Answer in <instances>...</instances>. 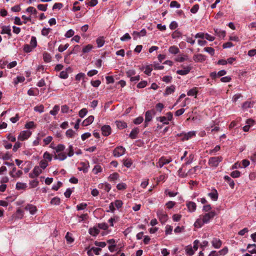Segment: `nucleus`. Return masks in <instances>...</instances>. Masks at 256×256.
I'll use <instances>...</instances> for the list:
<instances>
[{"instance_id": "nucleus-59", "label": "nucleus", "mask_w": 256, "mask_h": 256, "mask_svg": "<svg viewBox=\"0 0 256 256\" xmlns=\"http://www.w3.org/2000/svg\"><path fill=\"white\" fill-rule=\"evenodd\" d=\"M66 238L68 243H72L74 240V239L70 236V232H67L66 236Z\"/></svg>"}, {"instance_id": "nucleus-32", "label": "nucleus", "mask_w": 256, "mask_h": 256, "mask_svg": "<svg viewBox=\"0 0 256 256\" xmlns=\"http://www.w3.org/2000/svg\"><path fill=\"white\" fill-rule=\"evenodd\" d=\"M199 169L198 166H195L192 168L190 170L187 172L188 176H193L194 174H196V171Z\"/></svg>"}, {"instance_id": "nucleus-11", "label": "nucleus", "mask_w": 256, "mask_h": 256, "mask_svg": "<svg viewBox=\"0 0 256 256\" xmlns=\"http://www.w3.org/2000/svg\"><path fill=\"white\" fill-rule=\"evenodd\" d=\"M193 60L196 62H202L206 60V57L204 56L202 54H198L196 55H194L193 57Z\"/></svg>"}, {"instance_id": "nucleus-60", "label": "nucleus", "mask_w": 256, "mask_h": 256, "mask_svg": "<svg viewBox=\"0 0 256 256\" xmlns=\"http://www.w3.org/2000/svg\"><path fill=\"white\" fill-rule=\"evenodd\" d=\"M122 201L120 200H116L114 202V204L117 208H120L122 206Z\"/></svg>"}, {"instance_id": "nucleus-45", "label": "nucleus", "mask_w": 256, "mask_h": 256, "mask_svg": "<svg viewBox=\"0 0 256 256\" xmlns=\"http://www.w3.org/2000/svg\"><path fill=\"white\" fill-rule=\"evenodd\" d=\"M119 177V175L118 173L114 172L112 174H110L109 176V179L111 180H117Z\"/></svg>"}, {"instance_id": "nucleus-30", "label": "nucleus", "mask_w": 256, "mask_h": 256, "mask_svg": "<svg viewBox=\"0 0 256 256\" xmlns=\"http://www.w3.org/2000/svg\"><path fill=\"white\" fill-rule=\"evenodd\" d=\"M204 224V222L202 219H198L194 222V226L196 228H200Z\"/></svg>"}, {"instance_id": "nucleus-38", "label": "nucleus", "mask_w": 256, "mask_h": 256, "mask_svg": "<svg viewBox=\"0 0 256 256\" xmlns=\"http://www.w3.org/2000/svg\"><path fill=\"white\" fill-rule=\"evenodd\" d=\"M34 110L36 112H38L40 113H42L44 112V106L43 105L40 104V106H35Z\"/></svg>"}, {"instance_id": "nucleus-53", "label": "nucleus", "mask_w": 256, "mask_h": 256, "mask_svg": "<svg viewBox=\"0 0 256 256\" xmlns=\"http://www.w3.org/2000/svg\"><path fill=\"white\" fill-rule=\"evenodd\" d=\"M47 6H48L47 4H40L38 5L37 7H38V8L40 10L46 11V9H47Z\"/></svg>"}, {"instance_id": "nucleus-20", "label": "nucleus", "mask_w": 256, "mask_h": 256, "mask_svg": "<svg viewBox=\"0 0 256 256\" xmlns=\"http://www.w3.org/2000/svg\"><path fill=\"white\" fill-rule=\"evenodd\" d=\"M116 124L117 127L120 129H124L127 127L126 122L122 121H116Z\"/></svg>"}, {"instance_id": "nucleus-3", "label": "nucleus", "mask_w": 256, "mask_h": 256, "mask_svg": "<svg viewBox=\"0 0 256 256\" xmlns=\"http://www.w3.org/2000/svg\"><path fill=\"white\" fill-rule=\"evenodd\" d=\"M31 134L32 132L30 130H24L20 134L18 139L22 141L24 140L28 139Z\"/></svg>"}, {"instance_id": "nucleus-29", "label": "nucleus", "mask_w": 256, "mask_h": 256, "mask_svg": "<svg viewBox=\"0 0 256 256\" xmlns=\"http://www.w3.org/2000/svg\"><path fill=\"white\" fill-rule=\"evenodd\" d=\"M224 179L228 182L229 185L230 186V188H233L234 186V180H232L228 176H224Z\"/></svg>"}, {"instance_id": "nucleus-50", "label": "nucleus", "mask_w": 256, "mask_h": 256, "mask_svg": "<svg viewBox=\"0 0 256 256\" xmlns=\"http://www.w3.org/2000/svg\"><path fill=\"white\" fill-rule=\"evenodd\" d=\"M74 132L72 129L68 130L66 132V136L69 138L73 137L74 135Z\"/></svg>"}, {"instance_id": "nucleus-23", "label": "nucleus", "mask_w": 256, "mask_h": 256, "mask_svg": "<svg viewBox=\"0 0 256 256\" xmlns=\"http://www.w3.org/2000/svg\"><path fill=\"white\" fill-rule=\"evenodd\" d=\"M99 232H100L99 230L95 227L90 228L89 230L90 234L93 236H96L98 234Z\"/></svg>"}, {"instance_id": "nucleus-44", "label": "nucleus", "mask_w": 256, "mask_h": 256, "mask_svg": "<svg viewBox=\"0 0 256 256\" xmlns=\"http://www.w3.org/2000/svg\"><path fill=\"white\" fill-rule=\"evenodd\" d=\"M69 46L68 44H66L65 45H60L58 48V50L60 52H62L63 51L65 50L66 49H67Z\"/></svg>"}, {"instance_id": "nucleus-42", "label": "nucleus", "mask_w": 256, "mask_h": 256, "mask_svg": "<svg viewBox=\"0 0 256 256\" xmlns=\"http://www.w3.org/2000/svg\"><path fill=\"white\" fill-rule=\"evenodd\" d=\"M39 182L38 180H34L30 182V185L32 188L36 187L38 185Z\"/></svg>"}, {"instance_id": "nucleus-36", "label": "nucleus", "mask_w": 256, "mask_h": 256, "mask_svg": "<svg viewBox=\"0 0 256 256\" xmlns=\"http://www.w3.org/2000/svg\"><path fill=\"white\" fill-rule=\"evenodd\" d=\"M32 171L36 174L38 176L42 172V168L38 166H35Z\"/></svg>"}, {"instance_id": "nucleus-58", "label": "nucleus", "mask_w": 256, "mask_h": 256, "mask_svg": "<svg viewBox=\"0 0 256 256\" xmlns=\"http://www.w3.org/2000/svg\"><path fill=\"white\" fill-rule=\"evenodd\" d=\"M90 83L93 86L97 88L100 85L101 82L99 80H96L91 81Z\"/></svg>"}, {"instance_id": "nucleus-18", "label": "nucleus", "mask_w": 256, "mask_h": 256, "mask_svg": "<svg viewBox=\"0 0 256 256\" xmlns=\"http://www.w3.org/2000/svg\"><path fill=\"white\" fill-rule=\"evenodd\" d=\"M139 132V130L138 128H134V129H133L132 132H130V137L132 138V139H134L136 138V136L138 134V133Z\"/></svg>"}, {"instance_id": "nucleus-57", "label": "nucleus", "mask_w": 256, "mask_h": 256, "mask_svg": "<svg viewBox=\"0 0 256 256\" xmlns=\"http://www.w3.org/2000/svg\"><path fill=\"white\" fill-rule=\"evenodd\" d=\"M146 84H147L146 81H145V80L142 81L138 84L137 87L140 88H144L146 86Z\"/></svg>"}, {"instance_id": "nucleus-54", "label": "nucleus", "mask_w": 256, "mask_h": 256, "mask_svg": "<svg viewBox=\"0 0 256 256\" xmlns=\"http://www.w3.org/2000/svg\"><path fill=\"white\" fill-rule=\"evenodd\" d=\"M132 164V162L130 160L126 159L124 160V164L126 168H130Z\"/></svg>"}, {"instance_id": "nucleus-22", "label": "nucleus", "mask_w": 256, "mask_h": 256, "mask_svg": "<svg viewBox=\"0 0 256 256\" xmlns=\"http://www.w3.org/2000/svg\"><path fill=\"white\" fill-rule=\"evenodd\" d=\"M56 150V153L62 152L65 148V146L64 144H59L56 147L53 148Z\"/></svg>"}, {"instance_id": "nucleus-48", "label": "nucleus", "mask_w": 256, "mask_h": 256, "mask_svg": "<svg viewBox=\"0 0 256 256\" xmlns=\"http://www.w3.org/2000/svg\"><path fill=\"white\" fill-rule=\"evenodd\" d=\"M144 120V118L142 116H139L135 118L134 120V123L136 124H141Z\"/></svg>"}, {"instance_id": "nucleus-17", "label": "nucleus", "mask_w": 256, "mask_h": 256, "mask_svg": "<svg viewBox=\"0 0 256 256\" xmlns=\"http://www.w3.org/2000/svg\"><path fill=\"white\" fill-rule=\"evenodd\" d=\"M175 90V87L174 86L172 85L169 87L166 88V90L164 92V95H168L170 94H171L172 93L174 92Z\"/></svg>"}, {"instance_id": "nucleus-33", "label": "nucleus", "mask_w": 256, "mask_h": 256, "mask_svg": "<svg viewBox=\"0 0 256 256\" xmlns=\"http://www.w3.org/2000/svg\"><path fill=\"white\" fill-rule=\"evenodd\" d=\"M102 171V168L100 165H96L94 166V168L92 170V172L94 173V174H98L99 172H100Z\"/></svg>"}, {"instance_id": "nucleus-55", "label": "nucleus", "mask_w": 256, "mask_h": 256, "mask_svg": "<svg viewBox=\"0 0 256 256\" xmlns=\"http://www.w3.org/2000/svg\"><path fill=\"white\" fill-rule=\"evenodd\" d=\"M204 50L206 52L210 53L212 55H214V49L213 48H212L211 47H206V48H204Z\"/></svg>"}, {"instance_id": "nucleus-51", "label": "nucleus", "mask_w": 256, "mask_h": 256, "mask_svg": "<svg viewBox=\"0 0 256 256\" xmlns=\"http://www.w3.org/2000/svg\"><path fill=\"white\" fill-rule=\"evenodd\" d=\"M96 43L98 47L100 48L104 45V40L102 38H98L96 40Z\"/></svg>"}, {"instance_id": "nucleus-31", "label": "nucleus", "mask_w": 256, "mask_h": 256, "mask_svg": "<svg viewBox=\"0 0 256 256\" xmlns=\"http://www.w3.org/2000/svg\"><path fill=\"white\" fill-rule=\"evenodd\" d=\"M214 32L218 36L222 37V38H224L226 36V32L224 30L220 31L216 28L214 29Z\"/></svg>"}, {"instance_id": "nucleus-10", "label": "nucleus", "mask_w": 256, "mask_h": 256, "mask_svg": "<svg viewBox=\"0 0 256 256\" xmlns=\"http://www.w3.org/2000/svg\"><path fill=\"white\" fill-rule=\"evenodd\" d=\"M26 210L29 211L30 214H34L37 211V208L36 206L32 204H28L26 208Z\"/></svg>"}, {"instance_id": "nucleus-8", "label": "nucleus", "mask_w": 256, "mask_h": 256, "mask_svg": "<svg viewBox=\"0 0 256 256\" xmlns=\"http://www.w3.org/2000/svg\"><path fill=\"white\" fill-rule=\"evenodd\" d=\"M192 69V67L190 66H188L186 67H184V70H178L176 71V73L180 75H185L188 74Z\"/></svg>"}, {"instance_id": "nucleus-28", "label": "nucleus", "mask_w": 256, "mask_h": 256, "mask_svg": "<svg viewBox=\"0 0 256 256\" xmlns=\"http://www.w3.org/2000/svg\"><path fill=\"white\" fill-rule=\"evenodd\" d=\"M160 220L162 222H165L167 219V215L166 214H162V212H160L158 213Z\"/></svg>"}, {"instance_id": "nucleus-63", "label": "nucleus", "mask_w": 256, "mask_h": 256, "mask_svg": "<svg viewBox=\"0 0 256 256\" xmlns=\"http://www.w3.org/2000/svg\"><path fill=\"white\" fill-rule=\"evenodd\" d=\"M60 77L62 78H66L68 77V72L66 71H62L60 72Z\"/></svg>"}, {"instance_id": "nucleus-25", "label": "nucleus", "mask_w": 256, "mask_h": 256, "mask_svg": "<svg viewBox=\"0 0 256 256\" xmlns=\"http://www.w3.org/2000/svg\"><path fill=\"white\" fill-rule=\"evenodd\" d=\"M2 34H6L9 36H11L10 29L9 26H4L2 27V29L1 32Z\"/></svg>"}, {"instance_id": "nucleus-26", "label": "nucleus", "mask_w": 256, "mask_h": 256, "mask_svg": "<svg viewBox=\"0 0 256 256\" xmlns=\"http://www.w3.org/2000/svg\"><path fill=\"white\" fill-rule=\"evenodd\" d=\"M43 58L45 62H49L51 61L52 57H51L50 54H49L47 52H44L43 54Z\"/></svg>"}, {"instance_id": "nucleus-47", "label": "nucleus", "mask_w": 256, "mask_h": 256, "mask_svg": "<svg viewBox=\"0 0 256 256\" xmlns=\"http://www.w3.org/2000/svg\"><path fill=\"white\" fill-rule=\"evenodd\" d=\"M145 68H146V70L144 71V73L146 74L149 76L150 74V73H151V72H152V66H150V65L146 66Z\"/></svg>"}, {"instance_id": "nucleus-1", "label": "nucleus", "mask_w": 256, "mask_h": 256, "mask_svg": "<svg viewBox=\"0 0 256 256\" xmlns=\"http://www.w3.org/2000/svg\"><path fill=\"white\" fill-rule=\"evenodd\" d=\"M126 150L122 146L116 147L113 152V154L114 156L120 157L124 154Z\"/></svg>"}, {"instance_id": "nucleus-61", "label": "nucleus", "mask_w": 256, "mask_h": 256, "mask_svg": "<svg viewBox=\"0 0 256 256\" xmlns=\"http://www.w3.org/2000/svg\"><path fill=\"white\" fill-rule=\"evenodd\" d=\"M116 188L118 190H123L126 188V184L124 183L118 184L116 186Z\"/></svg>"}, {"instance_id": "nucleus-39", "label": "nucleus", "mask_w": 256, "mask_h": 256, "mask_svg": "<svg viewBox=\"0 0 256 256\" xmlns=\"http://www.w3.org/2000/svg\"><path fill=\"white\" fill-rule=\"evenodd\" d=\"M88 113V110L86 108L82 109L78 113V115L80 118H84Z\"/></svg>"}, {"instance_id": "nucleus-24", "label": "nucleus", "mask_w": 256, "mask_h": 256, "mask_svg": "<svg viewBox=\"0 0 256 256\" xmlns=\"http://www.w3.org/2000/svg\"><path fill=\"white\" fill-rule=\"evenodd\" d=\"M169 52L172 54H177L179 52L180 50L178 47L176 46H172L169 48Z\"/></svg>"}, {"instance_id": "nucleus-40", "label": "nucleus", "mask_w": 256, "mask_h": 256, "mask_svg": "<svg viewBox=\"0 0 256 256\" xmlns=\"http://www.w3.org/2000/svg\"><path fill=\"white\" fill-rule=\"evenodd\" d=\"M43 158H44V160H48V161L50 162L52 160V157L50 153L46 152L44 153Z\"/></svg>"}, {"instance_id": "nucleus-4", "label": "nucleus", "mask_w": 256, "mask_h": 256, "mask_svg": "<svg viewBox=\"0 0 256 256\" xmlns=\"http://www.w3.org/2000/svg\"><path fill=\"white\" fill-rule=\"evenodd\" d=\"M216 214V212L214 211H212L205 214L202 217L204 222L207 223L210 220L213 218Z\"/></svg>"}, {"instance_id": "nucleus-12", "label": "nucleus", "mask_w": 256, "mask_h": 256, "mask_svg": "<svg viewBox=\"0 0 256 256\" xmlns=\"http://www.w3.org/2000/svg\"><path fill=\"white\" fill-rule=\"evenodd\" d=\"M208 196L214 201L217 200L218 198V193L216 190H212V192L208 193Z\"/></svg>"}, {"instance_id": "nucleus-19", "label": "nucleus", "mask_w": 256, "mask_h": 256, "mask_svg": "<svg viewBox=\"0 0 256 256\" xmlns=\"http://www.w3.org/2000/svg\"><path fill=\"white\" fill-rule=\"evenodd\" d=\"M26 184L24 182H18L16 184V188L18 190H26Z\"/></svg>"}, {"instance_id": "nucleus-41", "label": "nucleus", "mask_w": 256, "mask_h": 256, "mask_svg": "<svg viewBox=\"0 0 256 256\" xmlns=\"http://www.w3.org/2000/svg\"><path fill=\"white\" fill-rule=\"evenodd\" d=\"M30 43V46L32 48H34L36 46L37 42H36V38L34 36H32Z\"/></svg>"}, {"instance_id": "nucleus-35", "label": "nucleus", "mask_w": 256, "mask_h": 256, "mask_svg": "<svg viewBox=\"0 0 256 256\" xmlns=\"http://www.w3.org/2000/svg\"><path fill=\"white\" fill-rule=\"evenodd\" d=\"M48 166V163L46 160H42L40 162V168H42L43 170L45 169Z\"/></svg>"}, {"instance_id": "nucleus-37", "label": "nucleus", "mask_w": 256, "mask_h": 256, "mask_svg": "<svg viewBox=\"0 0 256 256\" xmlns=\"http://www.w3.org/2000/svg\"><path fill=\"white\" fill-rule=\"evenodd\" d=\"M252 103L251 102H248V101L246 102L243 104L242 106V108L243 109L250 108L252 106Z\"/></svg>"}, {"instance_id": "nucleus-6", "label": "nucleus", "mask_w": 256, "mask_h": 256, "mask_svg": "<svg viewBox=\"0 0 256 256\" xmlns=\"http://www.w3.org/2000/svg\"><path fill=\"white\" fill-rule=\"evenodd\" d=\"M154 114V110H148L146 112L145 114V126H146V123L150 122L152 120V116Z\"/></svg>"}, {"instance_id": "nucleus-16", "label": "nucleus", "mask_w": 256, "mask_h": 256, "mask_svg": "<svg viewBox=\"0 0 256 256\" xmlns=\"http://www.w3.org/2000/svg\"><path fill=\"white\" fill-rule=\"evenodd\" d=\"M54 158L60 160H63L66 158V156L64 152H58V154H55Z\"/></svg>"}, {"instance_id": "nucleus-27", "label": "nucleus", "mask_w": 256, "mask_h": 256, "mask_svg": "<svg viewBox=\"0 0 256 256\" xmlns=\"http://www.w3.org/2000/svg\"><path fill=\"white\" fill-rule=\"evenodd\" d=\"M186 254L189 256H192L194 254V250L190 246H188L186 247Z\"/></svg>"}, {"instance_id": "nucleus-34", "label": "nucleus", "mask_w": 256, "mask_h": 256, "mask_svg": "<svg viewBox=\"0 0 256 256\" xmlns=\"http://www.w3.org/2000/svg\"><path fill=\"white\" fill-rule=\"evenodd\" d=\"M59 110H60V108H59V106H56H56H55L54 107V108H53L52 110H50V113L52 115L56 116V115L58 114V112Z\"/></svg>"}, {"instance_id": "nucleus-52", "label": "nucleus", "mask_w": 256, "mask_h": 256, "mask_svg": "<svg viewBox=\"0 0 256 256\" xmlns=\"http://www.w3.org/2000/svg\"><path fill=\"white\" fill-rule=\"evenodd\" d=\"M51 29L50 28H44L42 30V34L44 36H48L50 32Z\"/></svg>"}, {"instance_id": "nucleus-2", "label": "nucleus", "mask_w": 256, "mask_h": 256, "mask_svg": "<svg viewBox=\"0 0 256 256\" xmlns=\"http://www.w3.org/2000/svg\"><path fill=\"white\" fill-rule=\"evenodd\" d=\"M222 160L221 156L212 157L209 160V164L212 166H216Z\"/></svg>"}, {"instance_id": "nucleus-9", "label": "nucleus", "mask_w": 256, "mask_h": 256, "mask_svg": "<svg viewBox=\"0 0 256 256\" xmlns=\"http://www.w3.org/2000/svg\"><path fill=\"white\" fill-rule=\"evenodd\" d=\"M212 246L216 248H220L222 244V241L219 238H214L212 242Z\"/></svg>"}, {"instance_id": "nucleus-43", "label": "nucleus", "mask_w": 256, "mask_h": 256, "mask_svg": "<svg viewBox=\"0 0 256 256\" xmlns=\"http://www.w3.org/2000/svg\"><path fill=\"white\" fill-rule=\"evenodd\" d=\"M92 48V46L88 44L84 46L82 49V52L84 53H86L89 52Z\"/></svg>"}, {"instance_id": "nucleus-13", "label": "nucleus", "mask_w": 256, "mask_h": 256, "mask_svg": "<svg viewBox=\"0 0 256 256\" xmlns=\"http://www.w3.org/2000/svg\"><path fill=\"white\" fill-rule=\"evenodd\" d=\"M186 206L190 212H192L196 210V205L192 202H189L187 203Z\"/></svg>"}, {"instance_id": "nucleus-21", "label": "nucleus", "mask_w": 256, "mask_h": 256, "mask_svg": "<svg viewBox=\"0 0 256 256\" xmlns=\"http://www.w3.org/2000/svg\"><path fill=\"white\" fill-rule=\"evenodd\" d=\"M256 248V244H249L247 248L248 249V252L250 254H256V250L255 248Z\"/></svg>"}, {"instance_id": "nucleus-14", "label": "nucleus", "mask_w": 256, "mask_h": 256, "mask_svg": "<svg viewBox=\"0 0 256 256\" xmlns=\"http://www.w3.org/2000/svg\"><path fill=\"white\" fill-rule=\"evenodd\" d=\"M196 135L195 132H190L184 134L182 140H187Z\"/></svg>"}, {"instance_id": "nucleus-49", "label": "nucleus", "mask_w": 256, "mask_h": 256, "mask_svg": "<svg viewBox=\"0 0 256 256\" xmlns=\"http://www.w3.org/2000/svg\"><path fill=\"white\" fill-rule=\"evenodd\" d=\"M60 202V198H53L50 202V204H52L57 205Z\"/></svg>"}, {"instance_id": "nucleus-15", "label": "nucleus", "mask_w": 256, "mask_h": 256, "mask_svg": "<svg viewBox=\"0 0 256 256\" xmlns=\"http://www.w3.org/2000/svg\"><path fill=\"white\" fill-rule=\"evenodd\" d=\"M94 116H90L83 122L82 124L84 126H87L91 124L94 122Z\"/></svg>"}, {"instance_id": "nucleus-62", "label": "nucleus", "mask_w": 256, "mask_h": 256, "mask_svg": "<svg viewBox=\"0 0 256 256\" xmlns=\"http://www.w3.org/2000/svg\"><path fill=\"white\" fill-rule=\"evenodd\" d=\"M171 8L176 7V8H180V4L176 0L172 1L170 4Z\"/></svg>"}, {"instance_id": "nucleus-7", "label": "nucleus", "mask_w": 256, "mask_h": 256, "mask_svg": "<svg viewBox=\"0 0 256 256\" xmlns=\"http://www.w3.org/2000/svg\"><path fill=\"white\" fill-rule=\"evenodd\" d=\"M102 135L104 136H108L111 133V128L108 125H104L102 126Z\"/></svg>"}, {"instance_id": "nucleus-64", "label": "nucleus", "mask_w": 256, "mask_h": 256, "mask_svg": "<svg viewBox=\"0 0 256 256\" xmlns=\"http://www.w3.org/2000/svg\"><path fill=\"white\" fill-rule=\"evenodd\" d=\"M74 31L72 30H68L65 34V36L66 38H70L74 35Z\"/></svg>"}, {"instance_id": "nucleus-46", "label": "nucleus", "mask_w": 256, "mask_h": 256, "mask_svg": "<svg viewBox=\"0 0 256 256\" xmlns=\"http://www.w3.org/2000/svg\"><path fill=\"white\" fill-rule=\"evenodd\" d=\"M182 36L181 32L178 30H175L172 34V36L173 38H176L180 37Z\"/></svg>"}, {"instance_id": "nucleus-5", "label": "nucleus", "mask_w": 256, "mask_h": 256, "mask_svg": "<svg viewBox=\"0 0 256 256\" xmlns=\"http://www.w3.org/2000/svg\"><path fill=\"white\" fill-rule=\"evenodd\" d=\"M172 162V158H170L168 159L162 156L159 159V160L158 162V166L160 168H162L164 164L170 163Z\"/></svg>"}, {"instance_id": "nucleus-56", "label": "nucleus", "mask_w": 256, "mask_h": 256, "mask_svg": "<svg viewBox=\"0 0 256 256\" xmlns=\"http://www.w3.org/2000/svg\"><path fill=\"white\" fill-rule=\"evenodd\" d=\"M230 176L234 178H238L240 176V172L238 170H234L232 172Z\"/></svg>"}]
</instances>
